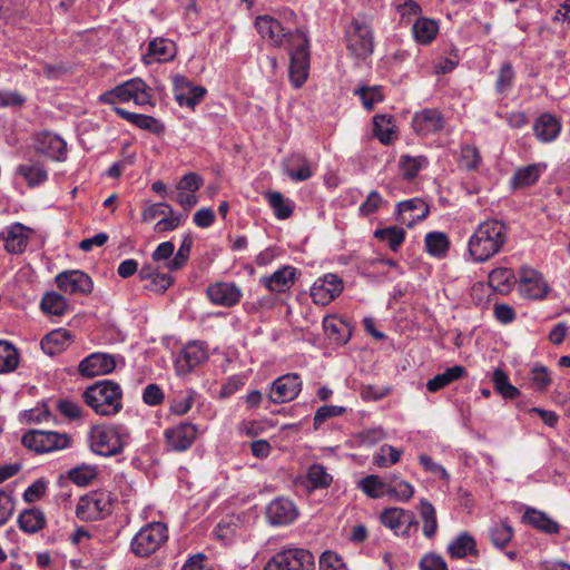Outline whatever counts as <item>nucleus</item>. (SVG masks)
Returning a JSON list of instances; mask_svg holds the SVG:
<instances>
[{
  "label": "nucleus",
  "mask_w": 570,
  "mask_h": 570,
  "mask_svg": "<svg viewBox=\"0 0 570 570\" xmlns=\"http://www.w3.org/2000/svg\"><path fill=\"white\" fill-rule=\"evenodd\" d=\"M358 488L370 498L380 499L389 495L390 483H386L381 476L370 474L360 480Z\"/></svg>",
  "instance_id": "41"
},
{
  "label": "nucleus",
  "mask_w": 570,
  "mask_h": 570,
  "mask_svg": "<svg viewBox=\"0 0 570 570\" xmlns=\"http://www.w3.org/2000/svg\"><path fill=\"white\" fill-rule=\"evenodd\" d=\"M302 390V380L296 373L285 374L274 381L269 399L273 403L279 404L293 401Z\"/></svg>",
  "instance_id": "15"
},
{
  "label": "nucleus",
  "mask_w": 570,
  "mask_h": 570,
  "mask_svg": "<svg viewBox=\"0 0 570 570\" xmlns=\"http://www.w3.org/2000/svg\"><path fill=\"white\" fill-rule=\"evenodd\" d=\"M111 511V498L102 491H95L79 499L76 515L82 521H94L104 518Z\"/></svg>",
  "instance_id": "11"
},
{
  "label": "nucleus",
  "mask_w": 570,
  "mask_h": 570,
  "mask_svg": "<svg viewBox=\"0 0 570 570\" xmlns=\"http://www.w3.org/2000/svg\"><path fill=\"white\" fill-rule=\"evenodd\" d=\"M264 570H315V558L305 549H286L274 554Z\"/></svg>",
  "instance_id": "9"
},
{
  "label": "nucleus",
  "mask_w": 570,
  "mask_h": 570,
  "mask_svg": "<svg viewBox=\"0 0 570 570\" xmlns=\"http://www.w3.org/2000/svg\"><path fill=\"white\" fill-rule=\"evenodd\" d=\"M297 269L291 265H284L269 276H263L259 283L272 293H284L295 283Z\"/></svg>",
  "instance_id": "25"
},
{
  "label": "nucleus",
  "mask_w": 570,
  "mask_h": 570,
  "mask_svg": "<svg viewBox=\"0 0 570 570\" xmlns=\"http://www.w3.org/2000/svg\"><path fill=\"white\" fill-rule=\"evenodd\" d=\"M203 183V178L196 173L184 175L177 183L175 199L185 210H190L198 204L196 191L200 188Z\"/></svg>",
  "instance_id": "19"
},
{
  "label": "nucleus",
  "mask_w": 570,
  "mask_h": 570,
  "mask_svg": "<svg viewBox=\"0 0 570 570\" xmlns=\"http://www.w3.org/2000/svg\"><path fill=\"white\" fill-rule=\"evenodd\" d=\"M355 95H358L365 109L372 110L374 105L383 100L381 89L377 87L373 88H358L355 90Z\"/></svg>",
  "instance_id": "61"
},
{
  "label": "nucleus",
  "mask_w": 570,
  "mask_h": 570,
  "mask_svg": "<svg viewBox=\"0 0 570 570\" xmlns=\"http://www.w3.org/2000/svg\"><path fill=\"white\" fill-rule=\"evenodd\" d=\"M428 165V159L424 156L412 157L409 155H404L400 158V169L402 171L403 178L406 180L414 179L419 171Z\"/></svg>",
  "instance_id": "52"
},
{
  "label": "nucleus",
  "mask_w": 570,
  "mask_h": 570,
  "mask_svg": "<svg viewBox=\"0 0 570 570\" xmlns=\"http://www.w3.org/2000/svg\"><path fill=\"white\" fill-rule=\"evenodd\" d=\"M546 169V164H532L518 168L511 179V186L514 189L532 186Z\"/></svg>",
  "instance_id": "35"
},
{
  "label": "nucleus",
  "mask_w": 570,
  "mask_h": 570,
  "mask_svg": "<svg viewBox=\"0 0 570 570\" xmlns=\"http://www.w3.org/2000/svg\"><path fill=\"white\" fill-rule=\"evenodd\" d=\"M466 375V370L462 365H454L446 368L443 373L436 374L428 381L426 389L431 393H435Z\"/></svg>",
  "instance_id": "36"
},
{
  "label": "nucleus",
  "mask_w": 570,
  "mask_h": 570,
  "mask_svg": "<svg viewBox=\"0 0 570 570\" xmlns=\"http://www.w3.org/2000/svg\"><path fill=\"white\" fill-rule=\"evenodd\" d=\"M168 540V529L163 522H151L142 527L131 540V551L138 557L155 553Z\"/></svg>",
  "instance_id": "6"
},
{
  "label": "nucleus",
  "mask_w": 570,
  "mask_h": 570,
  "mask_svg": "<svg viewBox=\"0 0 570 570\" xmlns=\"http://www.w3.org/2000/svg\"><path fill=\"white\" fill-rule=\"evenodd\" d=\"M373 132L383 145H390L396 138L393 118L387 115H376L373 119Z\"/></svg>",
  "instance_id": "40"
},
{
  "label": "nucleus",
  "mask_w": 570,
  "mask_h": 570,
  "mask_svg": "<svg viewBox=\"0 0 570 570\" xmlns=\"http://www.w3.org/2000/svg\"><path fill=\"white\" fill-rule=\"evenodd\" d=\"M445 120L440 110L425 108L414 114L412 128L420 136H429L441 131Z\"/></svg>",
  "instance_id": "17"
},
{
  "label": "nucleus",
  "mask_w": 570,
  "mask_h": 570,
  "mask_svg": "<svg viewBox=\"0 0 570 570\" xmlns=\"http://www.w3.org/2000/svg\"><path fill=\"white\" fill-rule=\"evenodd\" d=\"M122 389L111 380L89 385L82 393L83 402L98 415L114 416L122 410Z\"/></svg>",
  "instance_id": "2"
},
{
  "label": "nucleus",
  "mask_w": 570,
  "mask_h": 570,
  "mask_svg": "<svg viewBox=\"0 0 570 570\" xmlns=\"http://www.w3.org/2000/svg\"><path fill=\"white\" fill-rule=\"evenodd\" d=\"M419 513L423 523V535L428 539H432L436 534L439 527L435 508L429 500L421 499L419 504Z\"/></svg>",
  "instance_id": "39"
},
{
  "label": "nucleus",
  "mask_w": 570,
  "mask_h": 570,
  "mask_svg": "<svg viewBox=\"0 0 570 570\" xmlns=\"http://www.w3.org/2000/svg\"><path fill=\"white\" fill-rule=\"evenodd\" d=\"M295 43L289 50V81L295 88H301L308 78L309 71V41L305 33L294 38Z\"/></svg>",
  "instance_id": "7"
},
{
  "label": "nucleus",
  "mask_w": 570,
  "mask_h": 570,
  "mask_svg": "<svg viewBox=\"0 0 570 570\" xmlns=\"http://www.w3.org/2000/svg\"><path fill=\"white\" fill-rule=\"evenodd\" d=\"M197 393L191 389L175 391L169 397V411L175 415H185L193 407Z\"/></svg>",
  "instance_id": "37"
},
{
  "label": "nucleus",
  "mask_w": 570,
  "mask_h": 570,
  "mask_svg": "<svg viewBox=\"0 0 570 570\" xmlns=\"http://www.w3.org/2000/svg\"><path fill=\"white\" fill-rule=\"evenodd\" d=\"M17 173L24 178L30 187L38 186L45 183L48 178V173L40 164L20 165Z\"/></svg>",
  "instance_id": "49"
},
{
  "label": "nucleus",
  "mask_w": 570,
  "mask_h": 570,
  "mask_svg": "<svg viewBox=\"0 0 570 570\" xmlns=\"http://www.w3.org/2000/svg\"><path fill=\"white\" fill-rule=\"evenodd\" d=\"M33 230L21 223L7 226L0 235L4 242V248L9 254H22L30 240Z\"/></svg>",
  "instance_id": "18"
},
{
  "label": "nucleus",
  "mask_w": 570,
  "mask_h": 570,
  "mask_svg": "<svg viewBox=\"0 0 570 570\" xmlns=\"http://www.w3.org/2000/svg\"><path fill=\"white\" fill-rule=\"evenodd\" d=\"M114 111L120 118L127 120L139 129L160 135L164 132V125L153 116L136 114L120 107H114Z\"/></svg>",
  "instance_id": "29"
},
{
  "label": "nucleus",
  "mask_w": 570,
  "mask_h": 570,
  "mask_svg": "<svg viewBox=\"0 0 570 570\" xmlns=\"http://www.w3.org/2000/svg\"><path fill=\"white\" fill-rule=\"evenodd\" d=\"M198 429L195 424L183 422L164 431L165 446L169 451H187L197 438Z\"/></svg>",
  "instance_id": "12"
},
{
  "label": "nucleus",
  "mask_w": 570,
  "mask_h": 570,
  "mask_svg": "<svg viewBox=\"0 0 570 570\" xmlns=\"http://www.w3.org/2000/svg\"><path fill=\"white\" fill-rule=\"evenodd\" d=\"M117 365L116 356L108 353H92L85 357L78 366L85 377H94L111 373Z\"/></svg>",
  "instance_id": "16"
},
{
  "label": "nucleus",
  "mask_w": 570,
  "mask_h": 570,
  "mask_svg": "<svg viewBox=\"0 0 570 570\" xmlns=\"http://www.w3.org/2000/svg\"><path fill=\"white\" fill-rule=\"evenodd\" d=\"M21 442L29 450L37 453H47L69 448L71 438L67 433L30 430L23 434Z\"/></svg>",
  "instance_id": "8"
},
{
  "label": "nucleus",
  "mask_w": 570,
  "mask_h": 570,
  "mask_svg": "<svg viewBox=\"0 0 570 570\" xmlns=\"http://www.w3.org/2000/svg\"><path fill=\"white\" fill-rule=\"evenodd\" d=\"M343 291V282L334 274H327L317 279L311 288L314 303L318 305L330 304Z\"/></svg>",
  "instance_id": "21"
},
{
  "label": "nucleus",
  "mask_w": 570,
  "mask_h": 570,
  "mask_svg": "<svg viewBox=\"0 0 570 570\" xmlns=\"http://www.w3.org/2000/svg\"><path fill=\"white\" fill-rule=\"evenodd\" d=\"M265 197L269 206L273 208L276 218L287 219L292 216L294 210L293 202L285 198L279 191H268Z\"/></svg>",
  "instance_id": "45"
},
{
  "label": "nucleus",
  "mask_w": 570,
  "mask_h": 570,
  "mask_svg": "<svg viewBox=\"0 0 570 570\" xmlns=\"http://www.w3.org/2000/svg\"><path fill=\"white\" fill-rule=\"evenodd\" d=\"M510 228L500 219L480 223L468 242V253L475 263H484L500 253L508 242Z\"/></svg>",
  "instance_id": "1"
},
{
  "label": "nucleus",
  "mask_w": 570,
  "mask_h": 570,
  "mask_svg": "<svg viewBox=\"0 0 570 570\" xmlns=\"http://www.w3.org/2000/svg\"><path fill=\"white\" fill-rule=\"evenodd\" d=\"M148 282L145 286L146 289L156 294H163L173 285L174 278L169 274L159 272Z\"/></svg>",
  "instance_id": "62"
},
{
  "label": "nucleus",
  "mask_w": 570,
  "mask_h": 570,
  "mask_svg": "<svg viewBox=\"0 0 570 570\" xmlns=\"http://www.w3.org/2000/svg\"><path fill=\"white\" fill-rule=\"evenodd\" d=\"M402 451L389 445H382L373 456V462L380 468H387L400 461Z\"/></svg>",
  "instance_id": "56"
},
{
  "label": "nucleus",
  "mask_w": 570,
  "mask_h": 570,
  "mask_svg": "<svg viewBox=\"0 0 570 570\" xmlns=\"http://www.w3.org/2000/svg\"><path fill=\"white\" fill-rule=\"evenodd\" d=\"M514 70L510 62H504L498 75V79L495 81V91L499 95H507L513 87L514 82Z\"/></svg>",
  "instance_id": "57"
},
{
  "label": "nucleus",
  "mask_w": 570,
  "mask_h": 570,
  "mask_svg": "<svg viewBox=\"0 0 570 570\" xmlns=\"http://www.w3.org/2000/svg\"><path fill=\"white\" fill-rule=\"evenodd\" d=\"M438 24L426 18H421L413 24V35L417 42L422 45L430 43L438 35Z\"/></svg>",
  "instance_id": "47"
},
{
  "label": "nucleus",
  "mask_w": 570,
  "mask_h": 570,
  "mask_svg": "<svg viewBox=\"0 0 570 570\" xmlns=\"http://www.w3.org/2000/svg\"><path fill=\"white\" fill-rule=\"evenodd\" d=\"M298 517V510L293 501L285 498L274 499L266 508V518L273 525H287Z\"/></svg>",
  "instance_id": "22"
},
{
  "label": "nucleus",
  "mask_w": 570,
  "mask_h": 570,
  "mask_svg": "<svg viewBox=\"0 0 570 570\" xmlns=\"http://www.w3.org/2000/svg\"><path fill=\"white\" fill-rule=\"evenodd\" d=\"M40 308L45 314L62 316L68 309V303L61 294L48 292L41 298Z\"/></svg>",
  "instance_id": "44"
},
{
  "label": "nucleus",
  "mask_w": 570,
  "mask_h": 570,
  "mask_svg": "<svg viewBox=\"0 0 570 570\" xmlns=\"http://www.w3.org/2000/svg\"><path fill=\"white\" fill-rule=\"evenodd\" d=\"M425 247L429 254L443 257L450 247L449 237L442 232H431L425 235Z\"/></svg>",
  "instance_id": "48"
},
{
  "label": "nucleus",
  "mask_w": 570,
  "mask_h": 570,
  "mask_svg": "<svg viewBox=\"0 0 570 570\" xmlns=\"http://www.w3.org/2000/svg\"><path fill=\"white\" fill-rule=\"evenodd\" d=\"M56 284L67 294L88 295L92 292L94 283L89 275L79 269L65 271L56 276Z\"/></svg>",
  "instance_id": "14"
},
{
  "label": "nucleus",
  "mask_w": 570,
  "mask_h": 570,
  "mask_svg": "<svg viewBox=\"0 0 570 570\" xmlns=\"http://www.w3.org/2000/svg\"><path fill=\"white\" fill-rule=\"evenodd\" d=\"M405 230L399 226H389L379 228L374 232V237L380 242L386 243L392 252H397L405 240Z\"/></svg>",
  "instance_id": "43"
},
{
  "label": "nucleus",
  "mask_w": 570,
  "mask_h": 570,
  "mask_svg": "<svg viewBox=\"0 0 570 570\" xmlns=\"http://www.w3.org/2000/svg\"><path fill=\"white\" fill-rule=\"evenodd\" d=\"M97 478V469L90 465H81L69 471V479L79 487H86Z\"/></svg>",
  "instance_id": "58"
},
{
  "label": "nucleus",
  "mask_w": 570,
  "mask_h": 570,
  "mask_svg": "<svg viewBox=\"0 0 570 570\" xmlns=\"http://www.w3.org/2000/svg\"><path fill=\"white\" fill-rule=\"evenodd\" d=\"M36 150L51 159L62 160L67 153V144L58 135L46 131L36 137Z\"/></svg>",
  "instance_id": "26"
},
{
  "label": "nucleus",
  "mask_w": 570,
  "mask_h": 570,
  "mask_svg": "<svg viewBox=\"0 0 570 570\" xmlns=\"http://www.w3.org/2000/svg\"><path fill=\"white\" fill-rule=\"evenodd\" d=\"M389 495L399 502H407L414 495V487L405 480L390 483Z\"/></svg>",
  "instance_id": "60"
},
{
  "label": "nucleus",
  "mask_w": 570,
  "mask_h": 570,
  "mask_svg": "<svg viewBox=\"0 0 570 570\" xmlns=\"http://www.w3.org/2000/svg\"><path fill=\"white\" fill-rule=\"evenodd\" d=\"M382 204V196L376 190H372L367 195L365 202L361 204L358 213L361 216H370L372 214H375L381 208Z\"/></svg>",
  "instance_id": "63"
},
{
  "label": "nucleus",
  "mask_w": 570,
  "mask_h": 570,
  "mask_svg": "<svg viewBox=\"0 0 570 570\" xmlns=\"http://www.w3.org/2000/svg\"><path fill=\"white\" fill-rule=\"evenodd\" d=\"M100 100L108 105L134 101L136 106H154L153 90L141 78H131L104 92Z\"/></svg>",
  "instance_id": "3"
},
{
  "label": "nucleus",
  "mask_w": 570,
  "mask_h": 570,
  "mask_svg": "<svg viewBox=\"0 0 570 570\" xmlns=\"http://www.w3.org/2000/svg\"><path fill=\"white\" fill-rule=\"evenodd\" d=\"M285 174L295 181H305L313 176L309 161L304 155L294 154L284 164Z\"/></svg>",
  "instance_id": "32"
},
{
  "label": "nucleus",
  "mask_w": 570,
  "mask_h": 570,
  "mask_svg": "<svg viewBox=\"0 0 570 570\" xmlns=\"http://www.w3.org/2000/svg\"><path fill=\"white\" fill-rule=\"evenodd\" d=\"M306 479L312 489H327L333 482V476L320 463H313L308 468Z\"/></svg>",
  "instance_id": "50"
},
{
  "label": "nucleus",
  "mask_w": 570,
  "mask_h": 570,
  "mask_svg": "<svg viewBox=\"0 0 570 570\" xmlns=\"http://www.w3.org/2000/svg\"><path fill=\"white\" fill-rule=\"evenodd\" d=\"M519 291L523 297L543 299L550 288L539 272L531 267L523 266L519 271Z\"/></svg>",
  "instance_id": "13"
},
{
  "label": "nucleus",
  "mask_w": 570,
  "mask_h": 570,
  "mask_svg": "<svg viewBox=\"0 0 570 570\" xmlns=\"http://www.w3.org/2000/svg\"><path fill=\"white\" fill-rule=\"evenodd\" d=\"M523 520H525L533 528H535L542 532H546L549 534L559 532V524L541 511H538L534 509H528L525 511V513L523 514Z\"/></svg>",
  "instance_id": "42"
},
{
  "label": "nucleus",
  "mask_w": 570,
  "mask_h": 570,
  "mask_svg": "<svg viewBox=\"0 0 570 570\" xmlns=\"http://www.w3.org/2000/svg\"><path fill=\"white\" fill-rule=\"evenodd\" d=\"M19 363L17 348L7 341H0V373L12 372Z\"/></svg>",
  "instance_id": "51"
},
{
  "label": "nucleus",
  "mask_w": 570,
  "mask_h": 570,
  "mask_svg": "<svg viewBox=\"0 0 570 570\" xmlns=\"http://www.w3.org/2000/svg\"><path fill=\"white\" fill-rule=\"evenodd\" d=\"M255 27L261 37L273 47H291L295 43L294 38L298 33H305L301 29L286 31L282 23L271 16H259L256 18Z\"/></svg>",
  "instance_id": "10"
},
{
  "label": "nucleus",
  "mask_w": 570,
  "mask_h": 570,
  "mask_svg": "<svg viewBox=\"0 0 570 570\" xmlns=\"http://www.w3.org/2000/svg\"><path fill=\"white\" fill-rule=\"evenodd\" d=\"M19 528L26 533H36L46 525L45 513L37 509H26L18 518Z\"/></svg>",
  "instance_id": "38"
},
{
  "label": "nucleus",
  "mask_w": 570,
  "mask_h": 570,
  "mask_svg": "<svg viewBox=\"0 0 570 570\" xmlns=\"http://www.w3.org/2000/svg\"><path fill=\"white\" fill-rule=\"evenodd\" d=\"M380 522L395 534L402 530L403 525L410 528L417 524L412 511L399 507L384 509L380 514Z\"/></svg>",
  "instance_id": "27"
},
{
  "label": "nucleus",
  "mask_w": 570,
  "mask_h": 570,
  "mask_svg": "<svg viewBox=\"0 0 570 570\" xmlns=\"http://www.w3.org/2000/svg\"><path fill=\"white\" fill-rule=\"evenodd\" d=\"M72 335L67 330H55L47 334L40 342L41 350L50 355L53 356L56 354H59L60 352L65 351L69 344L71 343Z\"/></svg>",
  "instance_id": "34"
},
{
  "label": "nucleus",
  "mask_w": 570,
  "mask_h": 570,
  "mask_svg": "<svg viewBox=\"0 0 570 570\" xmlns=\"http://www.w3.org/2000/svg\"><path fill=\"white\" fill-rule=\"evenodd\" d=\"M399 220L411 227L415 222L424 219L429 214V207L424 200L413 198L399 203Z\"/></svg>",
  "instance_id": "28"
},
{
  "label": "nucleus",
  "mask_w": 570,
  "mask_h": 570,
  "mask_svg": "<svg viewBox=\"0 0 570 570\" xmlns=\"http://www.w3.org/2000/svg\"><path fill=\"white\" fill-rule=\"evenodd\" d=\"M343 568L342 558L333 551H325L320 558V570H343Z\"/></svg>",
  "instance_id": "64"
},
{
  "label": "nucleus",
  "mask_w": 570,
  "mask_h": 570,
  "mask_svg": "<svg viewBox=\"0 0 570 570\" xmlns=\"http://www.w3.org/2000/svg\"><path fill=\"white\" fill-rule=\"evenodd\" d=\"M488 533L492 544L498 549L507 547L514 535L513 528L507 521L494 523Z\"/></svg>",
  "instance_id": "46"
},
{
  "label": "nucleus",
  "mask_w": 570,
  "mask_h": 570,
  "mask_svg": "<svg viewBox=\"0 0 570 570\" xmlns=\"http://www.w3.org/2000/svg\"><path fill=\"white\" fill-rule=\"evenodd\" d=\"M560 121L551 114H542L533 124V131L542 142H551L559 136Z\"/></svg>",
  "instance_id": "31"
},
{
  "label": "nucleus",
  "mask_w": 570,
  "mask_h": 570,
  "mask_svg": "<svg viewBox=\"0 0 570 570\" xmlns=\"http://www.w3.org/2000/svg\"><path fill=\"white\" fill-rule=\"evenodd\" d=\"M481 164L479 149L473 145H463L461 147V165L466 170H476Z\"/></svg>",
  "instance_id": "59"
},
{
  "label": "nucleus",
  "mask_w": 570,
  "mask_h": 570,
  "mask_svg": "<svg viewBox=\"0 0 570 570\" xmlns=\"http://www.w3.org/2000/svg\"><path fill=\"white\" fill-rule=\"evenodd\" d=\"M346 37L347 47L356 57L370 56L374 47L371 18L365 13L355 16L346 31Z\"/></svg>",
  "instance_id": "5"
},
{
  "label": "nucleus",
  "mask_w": 570,
  "mask_h": 570,
  "mask_svg": "<svg viewBox=\"0 0 570 570\" xmlns=\"http://www.w3.org/2000/svg\"><path fill=\"white\" fill-rule=\"evenodd\" d=\"M514 282V274L512 269L499 267L489 274L490 285L500 292L508 291Z\"/></svg>",
  "instance_id": "55"
},
{
  "label": "nucleus",
  "mask_w": 570,
  "mask_h": 570,
  "mask_svg": "<svg viewBox=\"0 0 570 570\" xmlns=\"http://www.w3.org/2000/svg\"><path fill=\"white\" fill-rule=\"evenodd\" d=\"M448 553L453 559H462L469 556L478 557L479 551L474 537L468 532L460 533L449 543Z\"/></svg>",
  "instance_id": "33"
},
{
  "label": "nucleus",
  "mask_w": 570,
  "mask_h": 570,
  "mask_svg": "<svg viewBox=\"0 0 570 570\" xmlns=\"http://www.w3.org/2000/svg\"><path fill=\"white\" fill-rule=\"evenodd\" d=\"M208 299L217 306L233 307L243 296L242 289L235 283L217 282L207 287Z\"/></svg>",
  "instance_id": "20"
},
{
  "label": "nucleus",
  "mask_w": 570,
  "mask_h": 570,
  "mask_svg": "<svg viewBox=\"0 0 570 570\" xmlns=\"http://www.w3.org/2000/svg\"><path fill=\"white\" fill-rule=\"evenodd\" d=\"M207 358L203 344L193 342L187 344L177 355L175 368L178 374H187Z\"/></svg>",
  "instance_id": "24"
},
{
  "label": "nucleus",
  "mask_w": 570,
  "mask_h": 570,
  "mask_svg": "<svg viewBox=\"0 0 570 570\" xmlns=\"http://www.w3.org/2000/svg\"><path fill=\"white\" fill-rule=\"evenodd\" d=\"M193 243H194V240L190 235H186L183 238V242H181L177 253L166 264V267L169 271H171V272L179 271L186 265V263L189 258V255H190Z\"/></svg>",
  "instance_id": "54"
},
{
  "label": "nucleus",
  "mask_w": 570,
  "mask_h": 570,
  "mask_svg": "<svg viewBox=\"0 0 570 570\" xmlns=\"http://www.w3.org/2000/svg\"><path fill=\"white\" fill-rule=\"evenodd\" d=\"M175 99L179 106L194 109L205 97L207 90L203 86L193 85L186 77L176 76L174 79Z\"/></svg>",
  "instance_id": "23"
},
{
  "label": "nucleus",
  "mask_w": 570,
  "mask_h": 570,
  "mask_svg": "<svg viewBox=\"0 0 570 570\" xmlns=\"http://www.w3.org/2000/svg\"><path fill=\"white\" fill-rule=\"evenodd\" d=\"M176 55L175 43L166 38H155L148 45V51L145 56L147 63L165 62L171 60Z\"/></svg>",
  "instance_id": "30"
},
{
  "label": "nucleus",
  "mask_w": 570,
  "mask_h": 570,
  "mask_svg": "<svg viewBox=\"0 0 570 570\" xmlns=\"http://www.w3.org/2000/svg\"><path fill=\"white\" fill-rule=\"evenodd\" d=\"M492 381L495 391L504 399L515 400L520 395V391L510 383L508 375L502 370H494Z\"/></svg>",
  "instance_id": "53"
},
{
  "label": "nucleus",
  "mask_w": 570,
  "mask_h": 570,
  "mask_svg": "<svg viewBox=\"0 0 570 570\" xmlns=\"http://www.w3.org/2000/svg\"><path fill=\"white\" fill-rule=\"evenodd\" d=\"M125 436L119 425H95L89 432L90 449L101 456L117 455L124 450Z\"/></svg>",
  "instance_id": "4"
}]
</instances>
